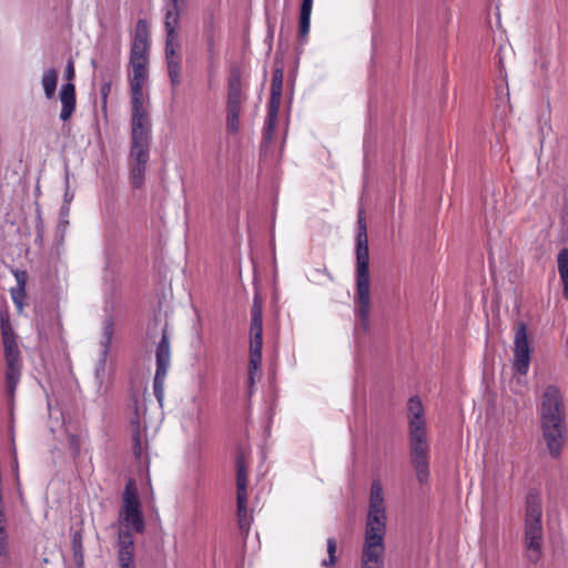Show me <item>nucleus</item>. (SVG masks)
Instances as JSON below:
<instances>
[{"label": "nucleus", "mask_w": 568, "mask_h": 568, "mask_svg": "<svg viewBox=\"0 0 568 568\" xmlns=\"http://www.w3.org/2000/svg\"><path fill=\"white\" fill-rule=\"evenodd\" d=\"M110 90H111L110 83L102 84V87H101V94H102L103 103L104 104L106 103V98H108V94L110 93Z\"/></svg>", "instance_id": "nucleus-36"}, {"label": "nucleus", "mask_w": 568, "mask_h": 568, "mask_svg": "<svg viewBox=\"0 0 568 568\" xmlns=\"http://www.w3.org/2000/svg\"><path fill=\"white\" fill-rule=\"evenodd\" d=\"M383 486L379 480H374L369 493V508L365 526V535L385 536L386 509L384 505Z\"/></svg>", "instance_id": "nucleus-6"}, {"label": "nucleus", "mask_w": 568, "mask_h": 568, "mask_svg": "<svg viewBox=\"0 0 568 568\" xmlns=\"http://www.w3.org/2000/svg\"><path fill=\"white\" fill-rule=\"evenodd\" d=\"M203 36L206 42L209 55L212 59L215 48V30L213 21L205 22Z\"/></svg>", "instance_id": "nucleus-30"}, {"label": "nucleus", "mask_w": 568, "mask_h": 568, "mask_svg": "<svg viewBox=\"0 0 568 568\" xmlns=\"http://www.w3.org/2000/svg\"><path fill=\"white\" fill-rule=\"evenodd\" d=\"M530 365V346L527 337V326L518 322L515 327L514 338V371L520 375L528 373Z\"/></svg>", "instance_id": "nucleus-12"}, {"label": "nucleus", "mask_w": 568, "mask_h": 568, "mask_svg": "<svg viewBox=\"0 0 568 568\" xmlns=\"http://www.w3.org/2000/svg\"><path fill=\"white\" fill-rule=\"evenodd\" d=\"M150 32L145 20L140 19L135 24L134 38L130 50V59L149 60Z\"/></svg>", "instance_id": "nucleus-18"}, {"label": "nucleus", "mask_w": 568, "mask_h": 568, "mask_svg": "<svg viewBox=\"0 0 568 568\" xmlns=\"http://www.w3.org/2000/svg\"><path fill=\"white\" fill-rule=\"evenodd\" d=\"M236 494L247 493V473L243 457L236 458Z\"/></svg>", "instance_id": "nucleus-27"}, {"label": "nucleus", "mask_w": 568, "mask_h": 568, "mask_svg": "<svg viewBox=\"0 0 568 568\" xmlns=\"http://www.w3.org/2000/svg\"><path fill=\"white\" fill-rule=\"evenodd\" d=\"M122 508L120 510V519L125 527L131 528L135 532L144 531V519L141 509V501L134 480L130 479L122 495Z\"/></svg>", "instance_id": "nucleus-7"}, {"label": "nucleus", "mask_w": 568, "mask_h": 568, "mask_svg": "<svg viewBox=\"0 0 568 568\" xmlns=\"http://www.w3.org/2000/svg\"><path fill=\"white\" fill-rule=\"evenodd\" d=\"M132 104V135L130 153H149L150 150V121L143 102Z\"/></svg>", "instance_id": "nucleus-9"}, {"label": "nucleus", "mask_w": 568, "mask_h": 568, "mask_svg": "<svg viewBox=\"0 0 568 568\" xmlns=\"http://www.w3.org/2000/svg\"><path fill=\"white\" fill-rule=\"evenodd\" d=\"M69 212H70L69 204H63L60 209V223H59L60 226H65L69 224V222L67 220Z\"/></svg>", "instance_id": "nucleus-35"}, {"label": "nucleus", "mask_w": 568, "mask_h": 568, "mask_svg": "<svg viewBox=\"0 0 568 568\" xmlns=\"http://www.w3.org/2000/svg\"><path fill=\"white\" fill-rule=\"evenodd\" d=\"M356 235V296L355 312L365 329L369 324V250L367 227L363 211L358 213Z\"/></svg>", "instance_id": "nucleus-2"}, {"label": "nucleus", "mask_w": 568, "mask_h": 568, "mask_svg": "<svg viewBox=\"0 0 568 568\" xmlns=\"http://www.w3.org/2000/svg\"><path fill=\"white\" fill-rule=\"evenodd\" d=\"M41 83L47 99H52L55 94L58 84V71L50 68L43 72Z\"/></svg>", "instance_id": "nucleus-24"}, {"label": "nucleus", "mask_w": 568, "mask_h": 568, "mask_svg": "<svg viewBox=\"0 0 568 568\" xmlns=\"http://www.w3.org/2000/svg\"><path fill=\"white\" fill-rule=\"evenodd\" d=\"M263 346V306L257 296L253 300L250 324V374L257 371L262 363Z\"/></svg>", "instance_id": "nucleus-8"}, {"label": "nucleus", "mask_w": 568, "mask_h": 568, "mask_svg": "<svg viewBox=\"0 0 568 568\" xmlns=\"http://www.w3.org/2000/svg\"><path fill=\"white\" fill-rule=\"evenodd\" d=\"M148 161L149 153H130V180L133 189L142 187Z\"/></svg>", "instance_id": "nucleus-21"}, {"label": "nucleus", "mask_w": 568, "mask_h": 568, "mask_svg": "<svg viewBox=\"0 0 568 568\" xmlns=\"http://www.w3.org/2000/svg\"><path fill=\"white\" fill-rule=\"evenodd\" d=\"M542 439L549 455L557 459L566 443V413L559 389L549 385L544 390L538 406Z\"/></svg>", "instance_id": "nucleus-1"}, {"label": "nucleus", "mask_w": 568, "mask_h": 568, "mask_svg": "<svg viewBox=\"0 0 568 568\" xmlns=\"http://www.w3.org/2000/svg\"><path fill=\"white\" fill-rule=\"evenodd\" d=\"M156 371L153 379V392L159 402L162 400L164 395V381L170 366V341L165 332L156 347Z\"/></svg>", "instance_id": "nucleus-11"}, {"label": "nucleus", "mask_w": 568, "mask_h": 568, "mask_svg": "<svg viewBox=\"0 0 568 568\" xmlns=\"http://www.w3.org/2000/svg\"><path fill=\"white\" fill-rule=\"evenodd\" d=\"M133 74L130 78L131 102H143V85L148 78V60L130 59Z\"/></svg>", "instance_id": "nucleus-17"}, {"label": "nucleus", "mask_w": 568, "mask_h": 568, "mask_svg": "<svg viewBox=\"0 0 568 568\" xmlns=\"http://www.w3.org/2000/svg\"><path fill=\"white\" fill-rule=\"evenodd\" d=\"M74 77V63L72 60H70L68 61L64 71V78L68 82L62 85L59 93V99L61 102L60 119L62 121H68L72 116L77 106L75 87L72 83Z\"/></svg>", "instance_id": "nucleus-14"}, {"label": "nucleus", "mask_w": 568, "mask_h": 568, "mask_svg": "<svg viewBox=\"0 0 568 568\" xmlns=\"http://www.w3.org/2000/svg\"><path fill=\"white\" fill-rule=\"evenodd\" d=\"M337 550V541L334 537L327 538V558L322 560V566L326 568H332L337 562L336 557Z\"/></svg>", "instance_id": "nucleus-29"}, {"label": "nucleus", "mask_w": 568, "mask_h": 568, "mask_svg": "<svg viewBox=\"0 0 568 568\" xmlns=\"http://www.w3.org/2000/svg\"><path fill=\"white\" fill-rule=\"evenodd\" d=\"M313 8V0H302L300 8V22H298V38L301 41L306 40L310 26H311V14Z\"/></svg>", "instance_id": "nucleus-23"}, {"label": "nucleus", "mask_w": 568, "mask_h": 568, "mask_svg": "<svg viewBox=\"0 0 568 568\" xmlns=\"http://www.w3.org/2000/svg\"><path fill=\"white\" fill-rule=\"evenodd\" d=\"M6 384L9 393H13L21 375V363L6 364Z\"/></svg>", "instance_id": "nucleus-25"}, {"label": "nucleus", "mask_w": 568, "mask_h": 568, "mask_svg": "<svg viewBox=\"0 0 568 568\" xmlns=\"http://www.w3.org/2000/svg\"><path fill=\"white\" fill-rule=\"evenodd\" d=\"M410 463L416 471V478L419 484H425L429 479V444L427 440V429L408 430Z\"/></svg>", "instance_id": "nucleus-5"}, {"label": "nucleus", "mask_w": 568, "mask_h": 568, "mask_svg": "<svg viewBox=\"0 0 568 568\" xmlns=\"http://www.w3.org/2000/svg\"><path fill=\"white\" fill-rule=\"evenodd\" d=\"M72 197H73V195H72V194H71V195H69V193H68V192H65V194H64V204H69V203H70V201L72 200Z\"/></svg>", "instance_id": "nucleus-38"}, {"label": "nucleus", "mask_w": 568, "mask_h": 568, "mask_svg": "<svg viewBox=\"0 0 568 568\" xmlns=\"http://www.w3.org/2000/svg\"><path fill=\"white\" fill-rule=\"evenodd\" d=\"M385 536H364L361 568H384Z\"/></svg>", "instance_id": "nucleus-13"}, {"label": "nucleus", "mask_w": 568, "mask_h": 568, "mask_svg": "<svg viewBox=\"0 0 568 568\" xmlns=\"http://www.w3.org/2000/svg\"><path fill=\"white\" fill-rule=\"evenodd\" d=\"M0 328L6 364L21 363L20 349L8 311L0 312Z\"/></svg>", "instance_id": "nucleus-15"}, {"label": "nucleus", "mask_w": 568, "mask_h": 568, "mask_svg": "<svg viewBox=\"0 0 568 568\" xmlns=\"http://www.w3.org/2000/svg\"><path fill=\"white\" fill-rule=\"evenodd\" d=\"M246 98V87L242 81L241 69L232 65L227 77L226 94V130L231 134H236L240 130V115Z\"/></svg>", "instance_id": "nucleus-4"}, {"label": "nucleus", "mask_w": 568, "mask_h": 568, "mask_svg": "<svg viewBox=\"0 0 568 568\" xmlns=\"http://www.w3.org/2000/svg\"><path fill=\"white\" fill-rule=\"evenodd\" d=\"M542 508L539 493L530 490L526 497L524 523L525 557L530 564H537L542 556L544 529Z\"/></svg>", "instance_id": "nucleus-3"}, {"label": "nucleus", "mask_w": 568, "mask_h": 568, "mask_svg": "<svg viewBox=\"0 0 568 568\" xmlns=\"http://www.w3.org/2000/svg\"><path fill=\"white\" fill-rule=\"evenodd\" d=\"M562 282V295L566 300H568V277H560Z\"/></svg>", "instance_id": "nucleus-37"}, {"label": "nucleus", "mask_w": 568, "mask_h": 568, "mask_svg": "<svg viewBox=\"0 0 568 568\" xmlns=\"http://www.w3.org/2000/svg\"><path fill=\"white\" fill-rule=\"evenodd\" d=\"M236 504L240 528L243 529V521L247 516V493L236 494Z\"/></svg>", "instance_id": "nucleus-32"}, {"label": "nucleus", "mask_w": 568, "mask_h": 568, "mask_svg": "<svg viewBox=\"0 0 568 568\" xmlns=\"http://www.w3.org/2000/svg\"><path fill=\"white\" fill-rule=\"evenodd\" d=\"M132 440H133V446H132L133 454L139 459V458H141V455H142V444H141V433H140V423L139 422L135 423Z\"/></svg>", "instance_id": "nucleus-34"}, {"label": "nucleus", "mask_w": 568, "mask_h": 568, "mask_svg": "<svg viewBox=\"0 0 568 568\" xmlns=\"http://www.w3.org/2000/svg\"><path fill=\"white\" fill-rule=\"evenodd\" d=\"M113 333H114V322H113V318L112 317H108L104 322V326H103V333H102V341H101V345H102V359L105 361L109 352H110V348H111V343H112V337H113Z\"/></svg>", "instance_id": "nucleus-26"}, {"label": "nucleus", "mask_w": 568, "mask_h": 568, "mask_svg": "<svg viewBox=\"0 0 568 568\" xmlns=\"http://www.w3.org/2000/svg\"><path fill=\"white\" fill-rule=\"evenodd\" d=\"M560 277H568V248H561L557 255Z\"/></svg>", "instance_id": "nucleus-33"}, {"label": "nucleus", "mask_w": 568, "mask_h": 568, "mask_svg": "<svg viewBox=\"0 0 568 568\" xmlns=\"http://www.w3.org/2000/svg\"><path fill=\"white\" fill-rule=\"evenodd\" d=\"M181 4L180 2H172L165 6L164 16V28H165V41H179V34L176 29L180 26L181 18Z\"/></svg>", "instance_id": "nucleus-20"}, {"label": "nucleus", "mask_w": 568, "mask_h": 568, "mask_svg": "<svg viewBox=\"0 0 568 568\" xmlns=\"http://www.w3.org/2000/svg\"><path fill=\"white\" fill-rule=\"evenodd\" d=\"M407 412L408 430L415 429V427L418 429H427L424 417V407L418 396H413L408 399Z\"/></svg>", "instance_id": "nucleus-22"}, {"label": "nucleus", "mask_w": 568, "mask_h": 568, "mask_svg": "<svg viewBox=\"0 0 568 568\" xmlns=\"http://www.w3.org/2000/svg\"><path fill=\"white\" fill-rule=\"evenodd\" d=\"M8 547V534H7V520L3 508L2 490L0 489V555L7 552Z\"/></svg>", "instance_id": "nucleus-28"}, {"label": "nucleus", "mask_w": 568, "mask_h": 568, "mask_svg": "<svg viewBox=\"0 0 568 568\" xmlns=\"http://www.w3.org/2000/svg\"><path fill=\"white\" fill-rule=\"evenodd\" d=\"M12 298L20 307L22 306V304L18 301L14 294L12 295Z\"/></svg>", "instance_id": "nucleus-39"}, {"label": "nucleus", "mask_w": 568, "mask_h": 568, "mask_svg": "<svg viewBox=\"0 0 568 568\" xmlns=\"http://www.w3.org/2000/svg\"><path fill=\"white\" fill-rule=\"evenodd\" d=\"M179 50V41H165V62L170 82L173 88H178L181 84L182 55Z\"/></svg>", "instance_id": "nucleus-16"}, {"label": "nucleus", "mask_w": 568, "mask_h": 568, "mask_svg": "<svg viewBox=\"0 0 568 568\" xmlns=\"http://www.w3.org/2000/svg\"><path fill=\"white\" fill-rule=\"evenodd\" d=\"M118 561L120 568H134V542L129 530L119 531Z\"/></svg>", "instance_id": "nucleus-19"}, {"label": "nucleus", "mask_w": 568, "mask_h": 568, "mask_svg": "<svg viewBox=\"0 0 568 568\" xmlns=\"http://www.w3.org/2000/svg\"><path fill=\"white\" fill-rule=\"evenodd\" d=\"M284 72L276 68L272 74L271 97L267 105V114L263 130V139L270 141L274 134L278 111L282 102Z\"/></svg>", "instance_id": "nucleus-10"}, {"label": "nucleus", "mask_w": 568, "mask_h": 568, "mask_svg": "<svg viewBox=\"0 0 568 568\" xmlns=\"http://www.w3.org/2000/svg\"><path fill=\"white\" fill-rule=\"evenodd\" d=\"M72 551L74 562L78 566L83 565V545H82V534L80 531H75L72 537Z\"/></svg>", "instance_id": "nucleus-31"}]
</instances>
